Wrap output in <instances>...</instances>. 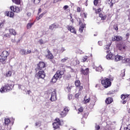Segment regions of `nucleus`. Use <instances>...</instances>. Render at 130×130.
<instances>
[{"instance_id": "obj_43", "label": "nucleus", "mask_w": 130, "mask_h": 130, "mask_svg": "<svg viewBox=\"0 0 130 130\" xmlns=\"http://www.w3.org/2000/svg\"><path fill=\"white\" fill-rule=\"evenodd\" d=\"M4 38H10V34H6L4 35Z\"/></svg>"}, {"instance_id": "obj_24", "label": "nucleus", "mask_w": 130, "mask_h": 130, "mask_svg": "<svg viewBox=\"0 0 130 130\" xmlns=\"http://www.w3.org/2000/svg\"><path fill=\"white\" fill-rule=\"evenodd\" d=\"M90 100H91V99H90V98H88L87 99V95H86L84 99V102L85 104H87V103H89V102H90Z\"/></svg>"}, {"instance_id": "obj_4", "label": "nucleus", "mask_w": 130, "mask_h": 130, "mask_svg": "<svg viewBox=\"0 0 130 130\" xmlns=\"http://www.w3.org/2000/svg\"><path fill=\"white\" fill-rule=\"evenodd\" d=\"M110 81H113V78L109 79L108 78H105L101 81V82L103 86H104L105 88H108V87H110V86H111V82Z\"/></svg>"}, {"instance_id": "obj_10", "label": "nucleus", "mask_w": 130, "mask_h": 130, "mask_svg": "<svg viewBox=\"0 0 130 130\" xmlns=\"http://www.w3.org/2000/svg\"><path fill=\"white\" fill-rule=\"evenodd\" d=\"M69 110V108H68V107L64 108L63 111H61V112L60 113V115H61L62 117H64V116H66L68 114Z\"/></svg>"}, {"instance_id": "obj_46", "label": "nucleus", "mask_w": 130, "mask_h": 130, "mask_svg": "<svg viewBox=\"0 0 130 130\" xmlns=\"http://www.w3.org/2000/svg\"><path fill=\"white\" fill-rule=\"evenodd\" d=\"M67 9H69V6L68 5H66L63 7V9L64 10V11H66Z\"/></svg>"}, {"instance_id": "obj_5", "label": "nucleus", "mask_w": 130, "mask_h": 130, "mask_svg": "<svg viewBox=\"0 0 130 130\" xmlns=\"http://www.w3.org/2000/svg\"><path fill=\"white\" fill-rule=\"evenodd\" d=\"M9 54V52L7 51H4L0 55V61L2 62V63H6V60H7Z\"/></svg>"}, {"instance_id": "obj_44", "label": "nucleus", "mask_w": 130, "mask_h": 130, "mask_svg": "<svg viewBox=\"0 0 130 130\" xmlns=\"http://www.w3.org/2000/svg\"><path fill=\"white\" fill-rule=\"evenodd\" d=\"M40 1L41 0H34V2L36 5H37L40 3Z\"/></svg>"}, {"instance_id": "obj_25", "label": "nucleus", "mask_w": 130, "mask_h": 130, "mask_svg": "<svg viewBox=\"0 0 130 130\" xmlns=\"http://www.w3.org/2000/svg\"><path fill=\"white\" fill-rule=\"evenodd\" d=\"M96 72H100L101 73V72H103V68H102V66H100L99 67H96L95 69Z\"/></svg>"}, {"instance_id": "obj_42", "label": "nucleus", "mask_w": 130, "mask_h": 130, "mask_svg": "<svg viewBox=\"0 0 130 130\" xmlns=\"http://www.w3.org/2000/svg\"><path fill=\"white\" fill-rule=\"evenodd\" d=\"M88 58V57L87 56H84L83 57V59H82V60L83 62H85L86 61V60H87Z\"/></svg>"}, {"instance_id": "obj_26", "label": "nucleus", "mask_w": 130, "mask_h": 130, "mask_svg": "<svg viewBox=\"0 0 130 130\" xmlns=\"http://www.w3.org/2000/svg\"><path fill=\"white\" fill-rule=\"evenodd\" d=\"M121 98L122 100H127L128 99V94H122Z\"/></svg>"}, {"instance_id": "obj_37", "label": "nucleus", "mask_w": 130, "mask_h": 130, "mask_svg": "<svg viewBox=\"0 0 130 130\" xmlns=\"http://www.w3.org/2000/svg\"><path fill=\"white\" fill-rule=\"evenodd\" d=\"M54 27L55 29H56V28H59V24H58V23H54Z\"/></svg>"}, {"instance_id": "obj_38", "label": "nucleus", "mask_w": 130, "mask_h": 130, "mask_svg": "<svg viewBox=\"0 0 130 130\" xmlns=\"http://www.w3.org/2000/svg\"><path fill=\"white\" fill-rule=\"evenodd\" d=\"M40 125H41V122L39 121V122L36 123V126H37V127H39V126H40Z\"/></svg>"}, {"instance_id": "obj_51", "label": "nucleus", "mask_w": 130, "mask_h": 130, "mask_svg": "<svg viewBox=\"0 0 130 130\" xmlns=\"http://www.w3.org/2000/svg\"><path fill=\"white\" fill-rule=\"evenodd\" d=\"M124 130H130L129 127H128V126L127 125L126 127H125L124 128Z\"/></svg>"}, {"instance_id": "obj_32", "label": "nucleus", "mask_w": 130, "mask_h": 130, "mask_svg": "<svg viewBox=\"0 0 130 130\" xmlns=\"http://www.w3.org/2000/svg\"><path fill=\"white\" fill-rule=\"evenodd\" d=\"M46 42H47V41H43V39H40L39 41V43H40V44L42 45V44H45V43H46Z\"/></svg>"}, {"instance_id": "obj_6", "label": "nucleus", "mask_w": 130, "mask_h": 130, "mask_svg": "<svg viewBox=\"0 0 130 130\" xmlns=\"http://www.w3.org/2000/svg\"><path fill=\"white\" fill-rule=\"evenodd\" d=\"M36 77L38 79H44L45 78V73H44V70L40 71L38 73L36 74Z\"/></svg>"}, {"instance_id": "obj_58", "label": "nucleus", "mask_w": 130, "mask_h": 130, "mask_svg": "<svg viewBox=\"0 0 130 130\" xmlns=\"http://www.w3.org/2000/svg\"><path fill=\"white\" fill-rule=\"evenodd\" d=\"M78 87L79 88L80 90H83V86L80 85Z\"/></svg>"}, {"instance_id": "obj_13", "label": "nucleus", "mask_w": 130, "mask_h": 130, "mask_svg": "<svg viewBox=\"0 0 130 130\" xmlns=\"http://www.w3.org/2000/svg\"><path fill=\"white\" fill-rule=\"evenodd\" d=\"M10 9L13 12H14L15 13H19V12H21V9L16 6H11Z\"/></svg>"}, {"instance_id": "obj_27", "label": "nucleus", "mask_w": 130, "mask_h": 130, "mask_svg": "<svg viewBox=\"0 0 130 130\" xmlns=\"http://www.w3.org/2000/svg\"><path fill=\"white\" fill-rule=\"evenodd\" d=\"M9 32L11 34H12V35H14V36L17 35V32H16V30L13 29H10L9 30Z\"/></svg>"}, {"instance_id": "obj_12", "label": "nucleus", "mask_w": 130, "mask_h": 130, "mask_svg": "<svg viewBox=\"0 0 130 130\" xmlns=\"http://www.w3.org/2000/svg\"><path fill=\"white\" fill-rule=\"evenodd\" d=\"M67 29L69 31H70L71 33H74V34H76L77 31L76 30V28L74 27V26L71 25H67Z\"/></svg>"}, {"instance_id": "obj_8", "label": "nucleus", "mask_w": 130, "mask_h": 130, "mask_svg": "<svg viewBox=\"0 0 130 130\" xmlns=\"http://www.w3.org/2000/svg\"><path fill=\"white\" fill-rule=\"evenodd\" d=\"M60 125V120L59 118H56L55 122L53 123V128L55 129L58 128Z\"/></svg>"}, {"instance_id": "obj_40", "label": "nucleus", "mask_w": 130, "mask_h": 130, "mask_svg": "<svg viewBox=\"0 0 130 130\" xmlns=\"http://www.w3.org/2000/svg\"><path fill=\"white\" fill-rule=\"evenodd\" d=\"M78 111L79 112H83V111H84V108L81 107L80 108H79Z\"/></svg>"}, {"instance_id": "obj_2", "label": "nucleus", "mask_w": 130, "mask_h": 130, "mask_svg": "<svg viewBox=\"0 0 130 130\" xmlns=\"http://www.w3.org/2000/svg\"><path fill=\"white\" fill-rule=\"evenodd\" d=\"M14 85L12 84H6L4 86H3L0 89L1 93H7V92H9L11 91V90H13V88Z\"/></svg>"}, {"instance_id": "obj_50", "label": "nucleus", "mask_w": 130, "mask_h": 130, "mask_svg": "<svg viewBox=\"0 0 130 130\" xmlns=\"http://www.w3.org/2000/svg\"><path fill=\"white\" fill-rule=\"evenodd\" d=\"M114 28L116 30H118V26H117V25H114Z\"/></svg>"}, {"instance_id": "obj_20", "label": "nucleus", "mask_w": 130, "mask_h": 130, "mask_svg": "<svg viewBox=\"0 0 130 130\" xmlns=\"http://www.w3.org/2000/svg\"><path fill=\"white\" fill-rule=\"evenodd\" d=\"M108 4L110 5V8H112V7H113V5L115 4V0H108Z\"/></svg>"}, {"instance_id": "obj_21", "label": "nucleus", "mask_w": 130, "mask_h": 130, "mask_svg": "<svg viewBox=\"0 0 130 130\" xmlns=\"http://www.w3.org/2000/svg\"><path fill=\"white\" fill-rule=\"evenodd\" d=\"M19 53L21 55H26V50L24 49H20V50H19Z\"/></svg>"}, {"instance_id": "obj_16", "label": "nucleus", "mask_w": 130, "mask_h": 130, "mask_svg": "<svg viewBox=\"0 0 130 130\" xmlns=\"http://www.w3.org/2000/svg\"><path fill=\"white\" fill-rule=\"evenodd\" d=\"M124 57L120 55L114 56V60L115 61H118L119 60H123Z\"/></svg>"}, {"instance_id": "obj_61", "label": "nucleus", "mask_w": 130, "mask_h": 130, "mask_svg": "<svg viewBox=\"0 0 130 130\" xmlns=\"http://www.w3.org/2000/svg\"><path fill=\"white\" fill-rule=\"evenodd\" d=\"M93 99H94L93 102H96V101H97V100H96L97 98H96V97L94 96V97H93Z\"/></svg>"}, {"instance_id": "obj_23", "label": "nucleus", "mask_w": 130, "mask_h": 130, "mask_svg": "<svg viewBox=\"0 0 130 130\" xmlns=\"http://www.w3.org/2000/svg\"><path fill=\"white\" fill-rule=\"evenodd\" d=\"M113 100L112 98H108V99H107L105 101V102L106 103V104H110L111 103H112L113 102Z\"/></svg>"}, {"instance_id": "obj_3", "label": "nucleus", "mask_w": 130, "mask_h": 130, "mask_svg": "<svg viewBox=\"0 0 130 130\" xmlns=\"http://www.w3.org/2000/svg\"><path fill=\"white\" fill-rule=\"evenodd\" d=\"M110 47V45H107L105 46V49L107 50L106 52L107 53H108L106 55V58L107 59H108V60H109L110 59L111 60H113V59H114V55H113V54H112V53L110 52V50H109Z\"/></svg>"}, {"instance_id": "obj_64", "label": "nucleus", "mask_w": 130, "mask_h": 130, "mask_svg": "<svg viewBox=\"0 0 130 130\" xmlns=\"http://www.w3.org/2000/svg\"><path fill=\"white\" fill-rule=\"evenodd\" d=\"M36 19L38 21V20H40V19H41V17H40V16H39V17H37Z\"/></svg>"}, {"instance_id": "obj_49", "label": "nucleus", "mask_w": 130, "mask_h": 130, "mask_svg": "<svg viewBox=\"0 0 130 130\" xmlns=\"http://www.w3.org/2000/svg\"><path fill=\"white\" fill-rule=\"evenodd\" d=\"M111 111L113 113H116V110L115 109H111Z\"/></svg>"}, {"instance_id": "obj_56", "label": "nucleus", "mask_w": 130, "mask_h": 130, "mask_svg": "<svg viewBox=\"0 0 130 130\" xmlns=\"http://www.w3.org/2000/svg\"><path fill=\"white\" fill-rule=\"evenodd\" d=\"M98 44L100 45V46H102V41H99Z\"/></svg>"}, {"instance_id": "obj_9", "label": "nucleus", "mask_w": 130, "mask_h": 130, "mask_svg": "<svg viewBox=\"0 0 130 130\" xmlns=\"http://www.w3.org/2000/svg\"><path fill=\"white\" fill-rule=\"evenodd\" d=\"M56 91L53 90L51 93V98L50 99V101L53 102L56 100Z\"/></svg>"}, {"instance_id": "obj_11", "label": "nucleus", "mask_w": 130, "mask_h": 130, "mask_svg": "<svg viewBox=\"0 0 130 130\" xmlns=\"http://www.w3.org/2000/svg\"><path fill=\"white\" fill-rule=\"evenodd\" d=\"M11 120L9 118L5 119V128H7V130H11V126H9V124L10 123Z\"/></svg>"}, {"instance_id": "obj_15", "label": "nucleus", "mask_w": 130, "mask_h": 130, "mask_svg": "<svg viewBox=\"0 0 130 130\" xmlns=\"http://www.w3.org/2000/svg\"><path fill=\"white\" fill-rule=\"evenodd\" d=\"M79 26H80V27L79 28V32L80 33H82L83 32V30H84V27L86 26V25L83 23H82L81 21H79Z\"/></svg>"}, {"instance_id": "obj_34", "label": "nucleus", "mask_w": 130, "mask_h": 130, "mask_svg": "<svg viewBox=\"0 0 130 130\" xmlns=\"http://www.w3.org/2000/svg\"><path fill=\"white\" fill-rule=\"evenodd\" d=\"M6 76H7V77H11V76H12V72L11 71H8L6 73Z\"/></svg>"}, {"instance_id": "obj_31", "label": "nucleus", "mask_w": 130, "mask_h": 130, "mask_svg": "<svg viewBox=\"0 0 130 130\" xmlns=\"http://www.w3.org/2000/svg\"><path fill=\"white\" fill-rule=\"evenodd\" d=\"M34 24L33 23H28L27 25V29H30L33 26Z\"/></svg>"}, {"instance_id": "obj_30", "label": "nucleus", "mask_w": 130, "mask_h": 130, "mask_svg": "<svg viewBox=\"0 0 130 130\" xmlns=\"http://www.w3.org/2000/svg\"><path fill=\"white\" fill-rule=\"evenodd\" d=\"M80 85H81V82H80V80H76L75 81L76 87H79Z\"/></svg>"}, {"instance_id": "obj_52", "label": "nucleus", "mask_w": 130, "mask_h": 130, "mask_svg": "<svg viewBox=\"0 0 130 130\" xmlns=\"http://www.w3.org/2000/svg\"><path fill=\"white\" fill-rule=\"evenodd\" d=\"M66 49H64V48H62L60 50V52H63V51H65Z\"/></svg>"}, {"instance_id": "obj_62", "label": "nucleus", "mask_w": 130, "mask_h": 130, "mask_svg": "<svg viewBox=\"0 0 130 130\" xmlns=\"http://www.w3.org/2000/svg\"><path fill=\"white\" fill-rule=\"evenodd\" d=\"M53 3V4H56V3H58V2L57 1V0H54Z\"/></svg>"}, {"instance_id": "obj_63", "label": "nucleus", "mask_w": 130, "mask_h": 130, "mask_svg": "<svg viewBox=\"0 0 130 130\" xmlns=\"http://www.w3.org/2000/svg\"><path fill=\"white\" fill-rule=\"evenodd\" d=\"M40 13H41V8L39 9V12L38 14H40Z\"/></svg>"}, {"instance_id": "obj_41", "label": "nucleus", "mask_w": 130, "mask_h": 130, "mask_svg": "<svg viewBox=\"0 0 130 130\" xmlns=\"http://www.w3.org/2000/svg\"><path fill=\"white\" fill-rule=\"evenodd\" d=\"M47 13V12L46 11H45V12H44L43 13H42L39 16L41 18L43 17V16H44V15H45V14Z\"/></svg>"}, {"instance_id": "obj_18", "label": "nucleus", "mask_w": 130, "mask_h": 130, "mask_svg": "<svg viewBox=\"0 0 130 130\" xmlns=\"http://www.w3.org/2000/svg\"><path fill=\"white\" fill-rule=\"evenodd\" d=\"M47 52H48V54L46 56L47 58H48V59H53V55L51 54V52H50V51H49V50H48Z\"/></svg>"}, {"instance_id": "obj_45", "label": "nucleus", "mask_w": 130, "mask_h": 130, "mask_svg": "<svg viewBox=\"0 0 130 130\" xmlns=\"http://www.w3.org/2000/svg\"><path fill=\"white\" fill-rule=\"evenodd\" d=\"M72 99H73V95L69 94L68 95V99H69V100H72Z\"/></svg>"}, {"instance_id": "obj_39", "label": "nucleus", "mask_w": 130, "mask_h": 130, "mask_svg": "<svg viewBox=\"0 0 130 130\" xmlns=\"http://www.w3.org/2000/svg\"><path fill=\"white\" fill-rule=\"evenodd\" d=\"M14 12H10L9 13V17H10V18H13V17H14Z\"/></svg>"}, {"instance_id": "obj_48", "label": "nucleus", "mask_w": 130, "mask_h": 130, "mask_svg": "<svg viewBox=\"0 0 130 130\" xmlns=\"http://www.w3.org/2000/svg\"><path fill=\"white\" fill-rule=\"evenodd\" d=\"M93 4H94V6H97V5H98V0H95L93 2Z\"/></svg>"}, {"instance_id": "obj_1", "label": "nucleus", "mask_w": 130, "mask_h": 130, "mask_svg": "<svg viewBox=\"0 0 130 130\" xmlns=\"http://www.w3.org/2000/svg\"><path fill=\"white\" fill-rule=\"evenodd\" d=\"M64 74V72L63 71H57L52 78L51 82H52V83H56V81H57L58 79L61 78V76H62Z\"/></svg>"}, {"instance_id": "obj_55", "label": "nucleus", "mask_w": 130, "mask_h": 130, "mask_svg": "<svg viewBox=\"0 0 130 130\" xmlns=\"http://www.w3.org/2000/svg\"><path fill=\"white\" fill-rule=\"evenodd\" d=\"M79 96H80V94L79 93H76L75 94L76 98H79Z\"/></svg>"}, {"instance_id": "obj_28", "label": "nucleus", "mask_w": 130, "mask_h": 130, "mask_svg": "<svg viewBox=\"0 0 130 130\" xmlns=\"http://www.w3.org/2000/svg\"><path fill=\"white\" fill-rule=\"evenodd\" d=\"M13 3L16 4V5H20L21 4V0H12Z\"/></svg>"}, {"instance_id": "obj_14", "label": "nucleus", "mask_w": 130, "mask_h": 130, "mask_svg": "<svg viewBox=\"0 0 130 130\" xmlns=\"http://www.w3.org/2000/svg\"><path fill=\"white\" fill-rule=\"evenodd\" d=\"M112 41H121L122 37L119 36H114L112 38Z\"/></svg>"}, {"instance_id": "obj_36", "label": "nucleus", "mask_w": 130, "mask_h": 130, "mask_svg": "<svg viewBox=\"0 0 130 130\" xmlns=\"http://www.w3.org/2000/svg\"><path fill=\"white\" fill-rule=\"evenodd\" d=\"M49 29H50V30H53L54 29H55L54 24H51L49 26Z\"/></svg>"}, {"instance_id": "obj_53", "label": "nucleus", "mask_w": 130, "mask_h": 130, "mask_svg": "<svg viewBox=\"0 0 130 130\" xmlns=\"http://www.w3.org/2000/svg\"><path fill=\"white\" fill-rule=\"evenodd\" d=\"M30 52H31V50H27V51L26 52V55H27V54H30Z\"/></svg>"}, {"instance_id": "obj_47", "label": "nucleus", "mask_w": 130, "mask_h": 130, "mask_svg": "<svg viewBox=\"0 0 130 130\" xmlns=\"http://www.w3.org/2000/svg\"><path fill=\"white\" fill-rule=\"evenodd\" d=\"M95 129L99 130L100 129V126L99 125H95Z\"/></svg>"}, {"instance_id": "obj_35", "label": "nucleus", "mask_w": 130, "mask_h": 130, "mask_svg": "<svg viewBox=\"0 0 130 130\" xmlns=\"http://www.w3.org/2000/svg\"><path fill=\"white\" fill-rule=\"evenodd\" d=\"M102 10V8H99L98 10L95 9V13L99 14V13H100V12H101Z\"/></svg>"}, {"instance_id": "obj_59", "label": "nucleus", "mask_w": 130, "mask_h": 130, "mask_svg": "<svg viewBox=\"0 0 130 130\" xmlns=\"http://www.w3.org/2000/svg\"><path fill=\"white\" fill-rule=\"evenodd\" d=\"M77 12H81V8H80V7L77 8Z\"/></svg>"}, {"instance_id": "obj_17", "label": "nucleus", "mask_w": 130, "mask_h": 130, "mask_svg": "<svg viewBox=\"0 0 130 130\" xmlns=\"http://www.w3.org/2000/svg\"><path fill=\"white\" fill-rule=\"evenodd\" d=\"M81 73L84 75L85 76H87L88 74H89V68H86L85 69H81Z\"/></svg>"}, {"instance_id": "obj_54", "label": "nucleus", "mask_w": 130, "mask_h": 130, "mask_svg": "<svg viewBox=\"0 0 130 130\" xmlns=\"http://www.w3.org/2000/svg\"><path fill=\"white\" fill-rule=\"evenodd\" d=\"M31 15H32V14H31V13H30V12H28V13H27V16L28 17H30Z\"/></svg>"}, {"instance_id": "obj_57", "label": "nucleus", "mask_w": 130, "mask_h": 130, "mask_svg": "<svg viewBox=\"0 0 130 130\" xmlns=\"http://www.w3.org/2000/svg\"><path fill=\"white\" fill-rule=\"evenodd\" d=\"M76 64H80V61H79V60H76Z\"/></svg>"}, {"instance_id": "obj_33", "label": "nucleus", "mask_w": 130, "mask_h": 130, "mask_svg": "<svg viewBox=\"0 0 130 130\" xmlns=\"http://www.w3.org/2000/svg\"><path fill=\"white\" fill-rule=\"evenodd\" d=\"M126 48V47L125 45H122L121 46V48H120V50H122V51H124Z\"/></svg>"}, {"instance_id": "obj_19", "label": "nucleus", "mask_w": 130, "mask_h": 130, "mask_svg": "<svg viewBox=\"0 0 130 130\" xmlns=\"http://www.w3.org/2000/svg\"><path fill=\"white\" fill-rule=\"evenodd\" d=\"M122 62L123 63H127L128 66H130V58H125L124 57Z\"/></svg>"}, {"instance_id": "obj_60", "label": "nucleus", "mask_w": 130, "mask_h": 130, "mask_svg": "<svg viewBox=\"0 0 130 130\" xmlns=\"http://www.w3.org/2000/svg\"><path fill=\"white\" fill-rule=\"evenodd\" d=\"M126 100H124V101L122 102L123 104H125V103H126Z\"/></svg>"}, {"instance_id": "obj_29", "label": "nucleus", "mask_w": 130, "mask_h": 130, "mask_svg": "<svg viewBox=\"0 0 130 130\" xmlns=\"http://www.w3.org/2000/svg\"><path fill=\"white\" fill-rule=\"evenodd\" d=\"M69 59V57H65L64 58L61 59V62L62 63H64L67 61V60H68Z\"/></svg>"}, {"instance_id": "obj_22", "label": "nucleus", "mask_w": 130, "mask_h": 130, "mask_svg": "<svg viewBox=\"0 0 130 130\" xmlns=\"http://www.w3.org/2000/svg\"><path fill=\"white\" fill-rule=\"evenodd\" d=\"M99 17H100V18H101V20H103V21H104V20H106V17L107 16L105 14L100 13L99 15Z\"/></svg>"}, {"instance_id": "obj_7", "label": "nucleus", "mask_w": 130, "mask_h": 130, "mask_svg": "<svg viewBox=\"0 0 130 130\" xmlns=\"http://www.w3.org/2000/svg\"><path fill=\"white\" fill-rule=\"evenodd\" d=\"M38 68L36 69V71H44V68H45V63L44 62H40L38 64H37Z\"/></svg>"}]
</instances>
